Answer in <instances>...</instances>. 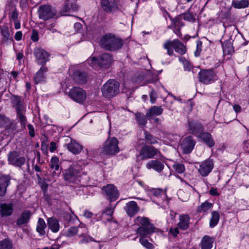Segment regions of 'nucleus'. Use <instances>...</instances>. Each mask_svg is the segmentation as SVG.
<instances>
[{
    "instance_id": "36",
    "label": "nucleus",
    "mask_w": 249,
    "mask_h": 249,
    "mask_svg": "<svg viewBox=\"0 0 249 249\" xmlns=\"http://www.w3.org/2000/svg\"><path fill=\"white\" fill-rule=\"evenodd\" d=\"M48 224L49 228L52 231L56 232L59 231V224L58 220L56 219L49 218L48 219Z\"/></svg>"
},
{
    "instance_id": "62",
    "label": "nucleus",
    "mask_w": 249,
    "mask_h": 249,
    "mask_svg": "<svg viewBox=\"0 0 249 249\" xmlns=\"http://www.w3.org/2000/svg\"><path fill=\"white\" fill-rule=\"evenodd\" d=\"M18 17V14L16 11H14L12 13V14L11 15V18L14 20L16 21L17 20V18Z\"/></svg>"
},
{
    "instance_id": "17",
    "label": "nucleus",
    "mask_w": 249,
    "mask_h": 249,
    "mask_svg": "<svg viewBox=\"0 0 249 249\" xmlns=\"http://www.w3.org/2000/svg\"><path fill=\"white\" fill-rule=\"evenodd\" d=\"M195 144V141L193 139L191 136H189L183 139L181 146L183 152L185 154H188L193 150Z\"/></svg>"
},
{
    "instance_id": "37",
    "label": "nucleus",
    "mask_w": 249,
    "mask_h": 249,
    "mask_svg": "<svg viewBox=\"0 0 249 249\" xmlns=\"http://www.w3.org/2000/svg\"><path fill=\"white\" fill-rule=\"evenodd\" d=\"M249 2L248 0H233L232 6L235 8H245L249 6Z\"/></svg>"
},
{
    "instance_id": "9",
    "label": "nucleus",
    "mask_w": 249,
    "mask_h": 249,
    "mask_svg": "<svg viewBox=\"0 0 249 249\" xmlns=\"http://www.w3.org/2000/svg\"><path fill=\"white\" fill-rule=\"evenodd\" d=\"M69 96L74 101L78 103H82L85 101L87 94L82 88L74 87L70 90Z\"/></svg>"
},
{
    "instance_id": "19",
    "label": "nucleus",
    "mask_w": 249,
    "mask_h": 249,
    "mask_svg": "<svg viewBox=\"0 0 249 249\" xmlns=\"http://www.w3.org/2000/svg\"><path fill=\"white\" fill-rule=\"evenodd\" d=\"M11 179L9 175H2L0 177V196H5L7 188L10 184Z\"/></svg>"
},
{
    "instance_id": "60",
    "label": "nucleus",
    "mask_w": 249,
    "mask_h": 249,
    "mask_svg": "<svg viewBox=\"0 0 249 249\" xmlns=\"http://www.w3.org/2000/svg\"><path fill=\"white\" fill-rule=\"evenodd\" d=\"M210 194L213 196H218L219 194L217 193V189L212 187L210 190Z\"/></svg>"
},
{
    "instance_id": "7",
    "label": "nucleus",
    "mask_w": 249,
    "mask_h": 249,
    "mask_svg": "<svg viewBox=\"0 0 249 249\" xmlns=\"http://www.w3.org/2000/svg\"><path fill=\"white\" fill-rule=\"evenodd\" d=\"M163 47L167 50V53L169 55H172L173 54V48L176 52L180 54H184L186 52L185 46L178 39H174L172 41H167L164 43Z\"/></svg>"
},
{
    "instance_id": "49",
    "label": "nucleus",
    "mask_w": 249,
    "mask_h": 249,
    "mask_svg": "<svg viewBox=\"0 0 249 249\" xmlns=\"http://www.w3.org/2000/svg\"><path fill=\"white\" fill-rule=\"evenodd\" d=\"M179 61L183 64L185 70L187 71H190L191 70L192 66L189 61L186 59L185 58L183 57H180Z\"/></svg>"
},
{
    "instance_id": "46",
    "label": "nucleus",
    "mask_w": 249,
    "mask_h": 249,
    "mask_svg": "<svg viewBox=\"0 0 249 249\" xmlns=\"http://www.w3.org/2000/svg\"><path fill=\"white\" fill-rule=\"evenodd\" d=\"M144 133L145 140L149 144H153L158 142L156 137L146 131Z\"/></svg>"
},
{
    "instance_id": "25",
    "label": "nucleus",
    "mask_w": 249,
    "mask_h": 249,
    "mask_svg": "<svg viewBox=\"0 0 249 249\" xmlns=\"http://www.w3.org/2000/svg\"><path fill=\"white\" fill-rule=\"evenodd\" d=\"M146 167L148 169H153L158 172H160L164 168V164L158 160H152L146 163Z\"/></svg>"
},
{
    "instance_id": "63",
    "label": "nucleus",
    "mask_w": 249,
    "mask_h": 249,
    "mask_svg": "<svg viewBox=\"0 0 249 249\" xmlns=\"http://www.w3.org/2000/svg\"><path fill=\"white\" fill-rule=\"evenodd\" d=\"M56 149V144L54 142H51L50 143V150L51 152H53Z\"/></svg>"
},
{
    "instance_id": "15",
    "label": "nucleus",
    "mask_w": 249,
    "mask_h": 249,
    "mask_svg": "<svg viewBox=\"0 0 249 249\" xmlns=\"http://www.w3.org/2000/svg\"><path fill=\"white\" fill-rule=\"evenodd\" d=\"M101 4L103 10L108 13H112L119 8L116 0H101Z\"/></svg>"
},
{
    "instance_id": "58",
    "label": "nucleus",
    "mask_w": 249,
    "mask_h": 249,
    "mask_svg": "<svg viewBox=\"0 0 249 249\" xmlns=\"http://www.w3.org/2000/svg\"><path fill=\"white\" fill-rule=\"evenodd\" d=\"M31 39L34 41H37L38 40V33L36 31H33Z\"/></svg>"
},
{
    "instance_id": "30",
    "label": "nucleus",
    "mask_w": 249,
    "mask_h": 249,
    "mask_svg": "<svg viewBox=\"0 0 249 249\" xmlns=\"http://www.w3.org/2000/svg\"><path fill=\"white\" fill-rule=\"evenodd\" d=\"M74 80L80 84H84L87 81V74L85 72L80 71H76L73 74Z\"/></svg>"
},
{
    "instance_id": "53",
    "label": "nucleus",
    "mask_w": 249,
    "mask_h": 249,
    "mask_svg": "<svg viewBox=\"0 0 249 249\" xmlns=\"http://www.w3.org/2000/svg\"><path fill=\"white\" fill-rule=\"evenodd\" d=\"M202 46V43L201 42H200V41L197 42V44H196V51L195 52V54L196 56H198L199 55L200 53L202 50V49H201Z\"/></svg>"
},
{
    "instance_id": "38",
    "label": "nucleus",
    "mask_w": 249,
    "mask_h": 249,
    "mask_svg": "<svg viewBox=\"0 0 249 249\" xmlns=\"http://www.w3.org/2000/svg\"><path fill=\"white\" fill-rule=\"evenodd\" d=\"M46 227V225L44 220L42 218H39L36 227L37 231L41 235H44L45 233L44 229Z\"/></svg>"
},
{
    "instance_id": "2",
    "label": "nucleus",
    "mask_w": 249,
    "mask_h": 249,
    "mask_svg": "<svg viewBox=\"0 0 249 249\" xmlns=\"http://www.w3.org/2000/svg\"><path fill=\"white\" fill-rule=\"evenodd\" d=\"M81 166L77 162L73 163L63 174L64 180L68 183H78L81 176Z\"/></svg>"
},
{
    "instance_id": "64",
    "label": "nucleus",
    "mask_w": 249,
    "mask_h": 249,
    "mask_svg": "<svg viewBox=\"0 0 249 249\" xmlns=\"http://www.w3.org/2000/svg\"><path fill=\"white\" fill-rule=\"evenodd\" d=\"M152 192L154 196H158L160 194L161 191L160 189H153Z\"/></svg>"
},
{
    "instance_id": "23",
    "label": "nucleus",
    "mask_w": 249,
    "mask_h": 249,
    "mask_svg": "<svg viewBox=\"0 0 249 249\" xmlns=\"http://www.w3.org/2000/svg\"><path fill=\"white\" fill-rule=\"evenodd\" d=\"M0 30L2 36V40L3 42L11 41L13 40L12 36L11 34L7 23H4L0 26Z\"/></svg>"
},
{
    "instance_id": "5",
    "label": "nucleus",
    "mask_w": 249,
    "mask_h": 249,
    "mask_svg": "<svg viewBox=\"0 0 249 249\" xmlns=\"http://www.w3.org/2000/svg\"><path fill=\"white\" fill-rule=\"evenodd\" d=\"M119 152L118 140L115 137H109L105 142L100 153L105 155H113Z\"/></svg>"
},
{
    "instance_id": "8",
    "label": "nucleus",
    "mask_w": 249,
    "mask_h": 249,
    "mask_svg": "<svg viewBox=\"0 0 249 249\" xmlns=\"http://www.w3.org/2000/svg\"><path fill=\"white\" fill-rule=\"evenodd\" d=\"M199 81L204 84H210L217 79L216 73L213 69H202L198 73Z\"/></svg>"
},
{
    "instance_id": "55",
    "label": "nucleus",
    "mask_w": 249,
    "mask_h": 249,
    "mask_svg": "<svg viewBox=\"0 0 249 249\" xmlns=\"http://www.w3.org/2000/svg\"><path fill=\"white\" fill-rule=\"evenodd\" d=\"M150 101L151 103L153 104L155 103L156 100V93L154 90H152L150 94Z\"/></svg>"
},
{
    "instance_id": "42",
    "label": "nucleus",
    "mask_w": 249,
    "mask_h": 249,
    "mask_svg": "<svg viewBox=\"0 0 249 249\" xmlns=\"http://www.w3.org/2000/svg\"><path fill=\"white\" fill-rule=\"evenodd\" d=\"M50 167L51 170L55 169V170H58V169H59V160L57 157H53L51 159L50 163Z\"/></svg>"
},
{
    "instance_id": "6",
    "label": "nucleus",
    "mask_w": 249,
    "mask_h": 249,
    "mask_svg": "<svg viewBox=\"0 0 249 249\" xmlns=\"http://www.w3.org/2000/svg\"><path fill=\"white\" fill-rule=\"evenodd\" d=\"M37 13L39 18L45 21L57 18L56 10L49 4L40 5L38 7Z\"/></svg>"
},
{
    "instance_id": "57",
    "label": "nucleus",
    "mask_w": 249,
    "mask_h": 249,
    "mask_svg": "<svg viewBox=\"0 0 249 249\" xmlns=\"http://www.w3.org/2000/svg\"><path fill=\"white\" fill-rule=\"evenodd\" d=\"M29 133L31 137H33L35 136V131L33 126L30 124L27 125Z\"/></svg>"
},
{
    "instance_id": "21",
    "label": "nucleus",
    "mask_w": 249,
    "mask_h": 249,
    "mask_svg": "<svg viewBox=\"0 0 249 249\" xmlns=\"http://www.w3.org/2000/svg\"><path fill=\"white\" fill-rule=\"evenodd\" d=\"M124 210L128 216L133 217L139 211L140 208L135 201H131L126 204Z\"/></svg>"
},
{
    "instance_id": "43",
    "label": "nucleus",
    "mask_w": 249,
    "mask_h": 249,
    "mask_svg": "<svg viewBox=\"0 0 249 249\" xmlns=\"http://www.w3.org/2000/svg\"><path fill=\"white\" fill-rule=\"evenodd\" d=\"M79 243L81 244H87L91 241H95L92 237L87 236L85 234L82 233L78 236Z\"/></svg>"
},
{
    "instance_id": "48",
    "label": "nucleus",
    "mask_w": 249,
    "mask_h": 249,
    "mask_svg": "<svg viewBox=\"0 0 249 249\" xmlns=\"http://www.w3.org/2000/svg\"><path fill=\"white\" fill-rule=\"evenodd\" d=\"M173 168L176 173L181 174L184 172L185 168L184 164L180 163H175L173 165Z\"/></svg>"
},
{
    "instance_id": "12",
    "label": "nucleus",
    "mask_w": 249,
    "mask_h": 249,
    "mask_svg": "<svg viewBox=\"0 0 249 249\" xmlns=\"http://www.w3.org/2000/svg\"><path fill=\"white\" fill-rule=\"evenodd\" d=\"M158 154H160V152L158 149L148 145L143 146L140 151L143 160L152 159Z\"/></svg>"
},
{
    "instance_id": "31",
    "label": "nucleus",
    "mask_w": 249,
    "mask_h": 249,
    "mask_svg": "<svg viewBox=\"0 0 249 249\" xmlns=\"http://www.w3.org/2000/svg\"><path fill=\"white\" fill-rule=\"evenodd\" d=\"M214 239L213 238L208 236H204L201 242L200 246L201 249H211Z\"/></svg>"
},
{
    "instance_id": "29",
    "label": "nucleus",
    "mask_w": 249,
    "mask_h": 249,
    "mask_svg": "<svg viewBox=\"0 0 249 249\" xmlns=\"http://www.w3.org/2000/svg\"><path fill=\"white\" fill-rule=\"evenodd\" d=\"M163 108L160 106H153L150 107L146 113L147 118H151L153 116H159L162 114Z\"/></svg>"
},
{
    "instance_id": "33",
    "label": "nucleus",
    "mask_w": 249,
    "mask_h": 249,
    "mask_svg": "<svg viewBox=\"0 0 249 249\" xmlns=\"http://www.w3.org/2000/svg\"><path fill=\"white\" fill-rule=\"evenodd\" d=\"M135 224L139 227H145L153 225L151 223L148 218L144 216H137L134 220Z\"/></svg>"
},
{
    "instance_id": "39",
    "label": "nucleus",
    "mask_w": 249,
    "mask_h": 249,
    "mask_svg": "<svg viewBox=\"0 0 249 249\" xmlns=\"http://www.w3.org/2000/svg\"><path fill=\"white\" fill-rule=\"evenodd\" d=\"M77 9V7L76 4L66 2L64 7L62 10V13L63 15H66V13L69 12L71 10L75 11Z\"/></svg>"
},
{
    "instance_id": "22",
    "label": "nucleus",
    "mask_w": 249,
    "mask_h": 249,
    "mask_svg": "<svg viewBox=\"0 0 249 249\" xmlns=\"http://www.w3.org/2000/svg\"><path fill=\"white\" fill-rule=\"evenodd\" d=\"M13 204L12 203H0V214L1 216L6 217L11 215L13 211Z\"/></svg>"
},
{
    "instance_id": "18",
    "label": "nucleus",
    "mask_w": 249,
    "mask_h": 249,
    "mask_svg": "<svg viewBox=\"0 0 249 249\" xmlns=\"http://www.w3.org/2000/svg\"><path fill=\"white\" fill-rule=\"evenodd\" d=\"M188 130L194 135H197L204 130L202 124L197 121L192 120L188 122Z\"/></svg>"
},
{
    "instance_id": "11",
    "label": "nucleus",
    "mask_w": 249,
    "mask_h": 249,
    "mask_svg": "<svg viewBox=\"0 0 249 249\" xmlns=\"http://www.w3.org/2000/svg\"><path fill=\"white\" fill-rule=\"evenodd\" d=\"M172 24L168 26V28L173 29L174 33L179 37H181V33L180 32V28L184 25V23L182 21V15H180L176 17L175 18L171 17L170 18Z\"/></svg>"
},
{
    "instance_id": "50",
    "label": "nucleus",
    "mask_w": 249,
    "mask_h": 249,
    "mask_svg": "<svg viewBox=\"0 0 249 249\" xmlns=\"http://www.w3.org/2000/svg\"><path fill=\"white\" fill-rule=\"evenodd\" d=\"M25 111H22L20 112H17V113L19 118L20 122L21 125L23 126L24 128H25V125L27 122V119L24 115Z\"/></svg>"
},
{
    "instance_id": "32",
    "label": "nucleus",
    "mask_w": 249,
    "mask_h": 249,
    "mask_svg": "<svg viewBox=\"0 0 249 249\" xmlns=\"http://www.w3.org/2000/svg\"><path fill=\"white\" fill-rule=\"evenodd\" d=\"M190 217L188 215H180L179 222L178 224V227L182 230H185L189 228Z\"/></svg>"
},
{
    "instance_id": "4",
    "label": "nucleus",
    "mask_w": 249,
    "mask_h": 249,
    "mask_svg": "<svg viewBox=\"0 0 249 249\" xmlns=\"http://www.w3.org/2000/svg\"><path fill=\"white\" fill-rule=\"evenodd\" d=\"M120 84L115 80H108L102 87L103 95L107 98H112L120 92Z\"/></svg>"
},
{
    "instance_id": "44",
    "label": "nucleus",
    "mask_w": 249,
    "mask_h": 249,
    "mask_svg": "<svg viewBox=\"0 0 249 249\" xmlns=\"http://www.w3.org/2000/svg\"><path fill=\"white\" fill-rule=\"evenodd\" d=\"M13 244L12 242L7 239H5L0 241V249H12Z\"/></svg>"
},
{
    "instance_id": "61",
    "label": "nucleus",
    "mask_w": 249,
    "mask_h": 249,
    "mask_svg": "<svg viewBox=\"0 0 249 249\" xmlns=\"http://www.w3.org/2000/svg\"><path fill=\"white\" fill-rule=\"evenodd\" d=\"M22 33L21 31L17 32L15 36V38L16 40L19 41L21 39Z\"/></svg>"
},
{
    "instance_id": "13",
    "label": "nucleus",
    "mask_w": 249,
    "mask_h": 249,
    "mask_svg": "<svg viewBox=\"0 0 249 249\" xmlns=\"http://www.w3.org/2000/svg\"><path fill=\"white\" fill-rule=\"evenodd\" d=\"M213 168V160L208 159L200 165L198 172L202 176L206 177L211 172Z\"/></svg>"
},
{
    "instance_id": "16",
    "label": "nucleus",
    "mask_w": 249,
    "mask_h": 249,
    "mask_svg": "<svg viewBox=\"0 0 249 249\" xmlns=\"http://www.w3.org/2000/svg\"><path fill=\"white\" fill-rule=\"evenodd\" d=\"M107 198L110 201L116 200L119 197V193L116 187L112 184H108L103 188Z\"/></svg>"
},
{
    "instance_id": "52",
    "label": "nucleus",
    "mask_w": 249,
    "mask_h": 249,
    "mask_svg": "<svg viewBox=\"0 0 249 249\" xmlns=\"http://www.w3.org/2000/svg\"><path fill=\"white\" fill-rule=\"evenodd\" d=\"M181 15L182 16H183V19L185 20L189 21L195 20V18H194L193 15L189 12L185 13Z\"/></svg>"
},
{
    "instance_id": "41",
    "label": "nucleus",
    "mask_w": 249,
    "mask_h": 249,
    "mask_svg": "<svg viewBox=\"0 0 249 249\" xmlns=\"http://www.w3.org/2000/svg\"><path fill=\"white\" fill-rule=\"evenodd\" d=\"M213 205L212 203L206 201L204 203H202L197 207L196 211L198 213H201L202 212H206L210 210L213 207Z\"/></svg>"
},
{
    "instance_id": "47",
    "label": "nucleus",
    "mask_w": 249,
    "mask_h": 249,
    "mask_svg": "<svg viewBox=\"0 0 249 249\" xmlns=\"http://www.w3.org/2000/svg\"><path fill=\"white\" fill-rule=\"evenodd\" d=\"M146 237H140V242L145 248L147 249H153L154 246L152 244L149 242L148 240L145 239Z\"/></svg>"
},
{
    "instance_id": "51",
    "label": "nucleus",
    "mask_w": 249,
    "mask_h": 249,
    "mask_svg": "<svg viewBox=\"0 0 249 249\" xmlns=\"http://www.w3.org/2000/svg\"><path fill=\"white\" fill-rule=\"evenodd\" d=\"M78 228L77 227H71L67 231L66 235L68 237H71L77 234Z\"/></svg>"
},
{
    "instance_id": "59",
    "label": "nucleus",
    "mask_w": 249,
    "mask_h": 249,
    "mask_svg": "<svg viewBox=\"0 0 249 249\" xmlns=\"http://www.w3.org/2000/svg\"><path fill=\"white\" fill-rule=\"evenodd\" d=\"M113 210L114 209L112 208H107L104 212V214H106L107 215H109L110 216H111L112 214L113 213Z\"/></svg>"
},
{
    "instance_id": "20",
    "label": "nucleus",
    "mask_w": 249,
    "mask_h": 249,
    "mask_svg": "<svg viewBox=\"0 0 249 249\" xmlns=\"http://www.w3.org/2000/svg\"><path fill=\"white\" fill-rule=\"evenodd\" d=\"M156 228L154 225L144 227H139L136 230L137 234L140 237H148V235L155 232Z\"/></svg>"
},
{
    "instance_id": "56",
    "label": "nucleus",
    "mask_w": 249,
    "mask_h": 249,
    "mask_svg": "<svg viewBox=\"0 0 249 249\" xmlns=\"http://www.w3.org/2000/svg\"><path fill=\"white\" fill-rule=\"evenodd\" d=\"M51 172L52 173V176L53 178H55L58 177L60 174V170L58 169V170H55V169L51 170Z\"/></svg>"
},
{
    "instance_id": "1",
    "label": "nucleus",
    "mask_w": 249,
    "mask_h": 249,
    "mask_svg": "<svg viewBox=\"0 0 249 249\" xmlns=\"http://www.w3.org/2000/svg\"><path fill=\"white\" fill-rule=\"evenodd\" d=\"M100 44L106 50L114 51L120 49L123 45V40L111 34H107L101 39Z\"/></svg>"
},
{
    "instance_id": "27",
    "label": "nucleus",
    "mask_w": 249,
    "mask_h": 249,
    "mask_svg": "<svg viewBox=\"0 0 249 249\" xmlns=\"http://www.w3.org/2000/svg\"><path fill=\"white\" fill-rule=\"evenodd\" d=\"M67 148L73 154H77L81 151L83 147L76 142L71 140V142L67 144Z\"/></svg>"
},
{
    "instance_id": "35",
    "label": "nucleus",
    "mask_w": 249,
    "mask_h": 249,
    "mask_svg": "<svg viewBox=\"0 0 249 249\" xmlns=\"http://www.w3.org/2000/svg\"><path fill=\"white\" fill-rule=\"evenodd\" d=\"M47 71V68L46 67L44 66L41 67L34 77L35 82L36 84H37L39 82L44 80L45 77L44 76V73Z\"/></svg>"
},
{
    "instance_id": "45",
    "label": "nucleus",
    "mask_w": 249,
    "mask_h": 249,
    "mask_svg": "<svg viewBox=\"0 0 249 249\" xmlns=\"http://www.w3.org/2000/svg\"><path fill=\"white\" fill-rule=\"evenodd\" d=\"M135 116L138 124L141 125H145L147 123V117L140 113H137Z\"/></svg>"
},
{
    "instance_id": "3",
    "label": "nucleus",
    "mask_w": 249,
    "mask_h": 249,
    "mask_svg": "<svg viewBox=\"0 0 249 249\" xmlns=\"http://www.w3.org/2000/svg\"><path fill=\"white\" fill-rule=\"evenodd\" d=\"M113 61L112 56L109 53H104L98 58L92 57L88 59V63L92 67L98 66L102 68H108Z\"/></svg>"
},
{
    "instance_id": "14",
    "label": "nucleus",
    "mask_w": 249,
    "mask_h": 249,
    "mask_svg": "<svg viewBox=\"0 0 249 249\" xmlns=\"http://www.w3.org/2000/svg\"><path fill=\"white\" fill-rule=\"evenodd\" d=\"M34 53L39 64H44L49 60L48 53L41 48H36L34 50Z\"/></svg>"
},
{
    "instance_id": "28",
    "label": "nucleus",
    "mask_w": 249,
    "mask_h": 249,
    "mask_svg": "<svg viewBox=\"0 0 249 249\" xmlns=\"http://www.w3.org/2000/svg\"><path fill=\"white\" fill-rule=\"evenodd\" d=\"M31 215V213L29 210L24 211L20 214L17 221V224L18 226L25 224L28 222Z\"/></svg>"
},
{
    "instance_id": "34",
    "label": "nucleus",
    "mask_w": 249,
    "mask_h": 249,
    "mask_svg": "<svg viewBox=\"0 0 249 249\" xmlns=\"http://www.w3.org/2000/svg\"><path fill=\"white\" fill-rule=\"evenodd\" d=\"M223 52L225 54H230L234 52L231 42V38L226 40L222 44Z\"/></svg>"
},
{
    "instance_id": "24",
    "label": "nucleus",
    "mask_w": 249,
    "mask_h": 249,
    "mask_svg": "<svg viewBox=\"0 0 249 249\" xmlns=\"http://www.w3.org/2000/svg\"><path fill=\"white\" fill-rule=\"evenodd\" d=\"M13 107H15L17 112L25 111L21 98L19 96L13 95L11 98Z\"/></svg>"
},
{
    "instance_id": "54",
    "label": "nucleus",
    "mask_w": 249,
    "mask_h": 249,
    "mask_svg": "<svg viewBox=\"0 0 249 249\" xmlns=\"http://www.w3.org/2000/svg\"><path fill=\"white\" fill-rule=\"evenodd\" d=\"M169 232L172 234L174 237H176L179 233L178 228V227L175 228H171L169 230Z\"/></svg>"
},
{
    "instance_id": "26",
    "label": "nucleus",
    "mask_w": 249,
    "mask_h": 249,
    "mask_svg": "<svg viewBox=\"0 0 249 249\" xmlns=\"http://www.w3.org/2000/svg\"><path fill=\"white\" fill-rule=\"evenodd\" d=\"M200 139L208 146L212 147L214 145L215 142L212 135L208 132H201L199 135Z\"/></svg>"
},
{
    "instance_id": "10",
    "label": "nucleus",
    "mask_w": 249,
    "mask_h": 249,
    "mask_svg": "<svg viewBox=\"0 0 249 249\" xmlns=\"http://www.w3.org/2000/svg\"><path fill=\"white\" fill-rule=\"evenodd\" d=\"M9 163L16 167H21L26 162L24 157H20L16 151L10 152L8 155Z\"/></svg>"
},
{
    "instance_id": "40",
    "label": "nucleus",
    "mask_w": 249,
    "mask_h": 249,
    "mask_svg": "<svg viewBox=\"0 0 249 249\" xmlns=\"http://www.w3.org/2000/svg\"><path fill=\"white\" fill-rule=\"evenodd\" d=\"M219 217V214L218 212L213 211L212 213V217L210 222V226L211 228H213L217 224Z\"/></svg>"
}]
</instances>
